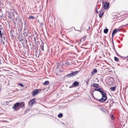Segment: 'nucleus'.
I'll return each instance as SVG.
<instances>
[{
  "label": "nucleus",
  "instance_id": "c9c22d12",
  "mask_svg": "<svg viewBox=\"0 0 128 128\" xmlns=\"http://www.w3.org/2000/svg\"><path fill=\"white\" fill-rule=\"evenodd\" d=\"M92 74L93 75L94 74H95L96 72H92Z\"/></svg>",
  "mask_w": 128,
  "mask_h": 128
},
{
  "label": "nucleus",
  "instance_id": "2eb2a0df",
  "mask_svg": "<svg viewBox=\"0 0 128 128\" xmlns=\"http://www.w3.org/2000/svg\"><path fill=\"white\" fill-rule=\"evenodd\" d=\"M104 14V12L102 11H101L100 12L99 15V17L100 18H102Z\"/></svg>",
  "mask_w": 128,
  "mask_h": 128
},
{
  "label": "nucleus",
  "instance_id": "c756f323",
  "mask_svg": "<svg viewBox=\"0 0 128 128\" xmlns=\"http://www.w3.org/2000/svg\"><path fill=\"white\" fill-rule=\"evenodd\" d=\"M34 42H36V38L35 37V36L34 37Z\"/></svg>",
  "mask_w": 128,
  "mask_h": 128
},
{
  "label": "nucleus",
  "instance_id": "4be33fe9",
  "mask_svg": "<svg viewBox=\"0 0 128 128\" xmlns=\"http://www.w3.org/2000/svg\"><path fill=\"white\" fill-rule=\"evenodd\" d=\"M63 116V114L62 113L59 114L58 115V117L59 118H61Z\"/></svg>",
  "mask_w": 128,
  "mask_h": 128
},
{
  "label": "nucleus",
  "instance_id": "473e14b6",
  "mask_svg": "<svg viewBox=\"0 0 128 128\" xmlns=\"http://www.w3.org/2000/svg\"><path fill=\"white\" fill-rule=\"evenodd\" d=\"M98 101H99L101 102H102V100H101V99H99L98 100Z\"/></svg>",
  "mask_w": 128,
  "mask_h": 128
},
{
  "label": "nucleus",
  "instance_id": "a878e982",
  "mask_svg": "<svg viewBox=\"0 0 128 128\" xmlns=\"http://www.w3.org/2000/svg\"><path fill=\"white\" fill-rule=\"evenodd\" d=\"M66 66H68L70 65V63L66 61Z\"/></svg>",
  "mask_w": 128,
  "mask_h": 128
},
{
  "label": "nucleus",
  "instance_id": "b1692460",
  "mask_svg": "<svg viewBox=\"0 0 128 128\" xmlns=\"http://www.w3.org/2000/svg\"><path fill=\"white\" fill-rule=\"evenodd\" d=\"M114 59L115 61L117 62H119V60L118 59L117 57H114Z\"/></svg>",
  "mask_w": 128,
  "mask_h": 128
},
{
  "label": "nucleus",
  "instance_id": "4c0bfd02",
  "mask_svg": "<svg viewBox=\"0 0 128 128\" xmlns=\"http://www.w3.org/2000/svg\"><path fill=\"white\" fill-rule=\"evenodd\" d=\"M78 72V71H75V72Z\"/></svg>",
  "mask_w": 128,
  "mask_h": 128
},
{
  "label": "nucleus",
  "instance_id": "0eeeda50",
  "mask_svg": "<svg viewBox=\"0 0 128 128\" xmlns=\"http://www.w3.org/2000/svg\"><path fill=\"white\" fill-rule=\"evenodd\" d=\"M39 92L38 89H37L33 91L32 92V95L33 96H35L38 94Z\"/></svg>",
  "mask_w": 128,
  "mask_h": 128
},
{
  "label": "nucleus",
  "instance_id": "58836bf2",
  "mask_svg": "<svg viewBox=\"0 0 128 128\" xmlns=\"http://www.w3.org/2000/svg\"><path fill=\"white\" fill-rule=\"evenodd\" d=\"M1 60V59H0V64H1V62L0 60Z\"/></svg>",
  "mask_w": 128,
  "mask_h": 128
},
{
  "label": "nucleus",
  "instance_id": "5701e85b",
  "mask_svg": "<svg viewBox=\"0 0 128 128\" xmlns=\"http://www.w3.org/2000/svg\"><path fill=\"white\" fill-rule=\"evenodd\" d=\"M99 85L97 84H94L93 85V86L95 87H98Z\"/></svg>",
  "mask_w": 128,
  "mask_h": 128
},
{
  "label": "nucleus",
  "instance_id": "a19ab883",
  "mask_svg": "<svg viewBox=\"0 0 128 128\" xmlns=\"http://www.w3.org/2000/svg\"><path fill=\"white\" fill-rule=\"evenodd\" d=\"M127 60H128V58H127Z\"/></svg>",
  "mask_w": 128,
  "mask_h": 128
},
{
  "label": "nucleus",
  "instance_id": "423d86ee",
  "mask_svg": "<svg viewBox=\"0 0 128 128\" xmlns=\"http://www.w3.org/2000/svg\"><path fill=\"white\" fill-rule=\"evenodd\" d=\"M77 73L78 72H72L69 74H68L66 76H67L68 77L73 76L76 75Z\"/></svg>",
  "mask_w": 128,
  "mask_h": 128
},
{
  "label": "nucleus",
  "instance_id": "9b49d317",
  "mask_svg": "<svg viewBox=\"0 0 128 128\" xmlns=\"http://www.w3.org/2000/svg\"><path fill=\"white\" fill-rule=\"evenodd\" d=\"M42 43L40 45V47L42 50V51H44V43L42 41Z\"/></svg>",
  "mask_w": 128,
  "mask_h": 128
},
{
  "label": "nucleus",
  "instance_id": "4468645a",
  "mask_svg": "<svg viewBox=\"0 0 128 128\" xmlns=\"http://www.w3.org/2000/svg\"><path fill=\"white\" fill-rule=\"evenodd\" d=\"M102 101V102H103L105 101L107 99V97H106V98H101Z\"/></svg>",
  "mask_w": 128,
  "mask_h": 128
},
{
  "label": "nucleus",
  "instance_id": "72a5a7b5",
  "mask_svg": "<svg viewBox=\"0 0 128 128\" xmlns=\"http://www.w3.org/2000/svg\"><path fill=\"white\" fill-rule=\"evenodd\" d=\"M114 34H115V33H114L113 32H112V36H113L114 35Z\"/></svg>",
  "mask_w": 128,
  "mask_h": 128
},
{
  "label": "nucleus",
  "instance_id": "1a4fd4ad",
  "mask_svg": "<svg viewBox=\"0 0 128 128\" xmlns=\"http://www.w3.org/2000/svg\"><path fill=\"white\" fill-rule=\"evenodd\" d=\"M25 103L24 102H22L21 103L20 102L19 106L20 108H22L24 106Z\"/></svg>",
  "mask_w": 128,
  "mask_h": 128
},
{
  "label": "nucleus",
  "instance_id": "ea45409f",
  "mask_svg": "<svg viewBox=\"0 0 128 128\" xmlns=\"http://www.w3.org/2000/svg\"><path fill=\"white\" fill-rule=\"evenodd\" d=\"M26 42H27V40H26Z\"/></svg>",
  "mask_w": 128,
  "mask_h": 128
},
{
  "label": "nucleus",
  "instance_id": "2f4dec72",
  "mask_svg": "<svg viewBox=\"0 0 128 128\" xmlns=\"http://www.w3.org/2000/svg\"><path fill=\"white\" fill-rule=\"evenodd\" d=\"M95 9H96V12L97 13H98L97 8V7Z\"/></svg>",
  "mask_w": 128,
  "mask_h": 128
},
{
  "label": "nucleus",
  "instance_id": "f257e3e1",
  "mask_svg": "<svg viewBox=\"0 0 128 128\" xmlns=\"http://www.w3.org/2000/svg\"><path fill=\"white\" fill-rule=\"evenodd\" d=\"M20 102H18L14 104L12 106V108L14 111H17L20 109L19 106Z\"/></svg>",
  "mask_w": 128,
  "mask_h": 128
},
{
  "label": "nucleus",
  "instance_id": "37998d69",
  "mask_svg": "<svg viewBox=\"0 0 128 128\" xmlns=\"http://www.w3.org/2000/svg\"><path fill=\"white\" fill-rule=\"evenodd\" d=\"M127 25H128V24H127Z\"/></svg>",
  "mask_w": 128,
  "mask_h": 128
},
{
  "label": "nucleus",
  "instance_id": "cd10ccee",
  "mask_svg": "<svg viewBox=\"0 0 128 128\" xmlns=\"http://www.w3.org/2000/svg\"><path fill=\"white\" fill-rule=\"evenodd\" d=\"M18 85L22 87H24V85L21 83H19L18 84Z\"/></svg>",
  "mask_w": 128,
  "mask_h": 128
},
{
  "label": "nucleus",
  "instance_id": "39448f33",
  "mask_svg": "<svg viewBox=\"0 0 128 128\" xmlns=\"http://www.w3.org/2000/svg\"><path fill=\"white\" fill-rule=\"evenodd\" d=\"M36 103L34 101V98H33L31 100L28 102V105L30 106H32V105Z\"/></svg>",
  "mask_w": 128,
  "mask_h": 128
},
{
  "label": "nucleus",
  "instance_id": "f03ea898",
  "mask_svg": "<svg viewBox=\"0 0 128 128\" xmlns=\"http://www.w3.org/2000/svg\"><path fill=\"white\" fill-rule=\"evenodd\" d=\"M8 17L12 21H14L15 17L14 14L12 12H8Z\"/></svg>",
  "mask_w": 128,
  "mask_h": 128
},
{
  "label": "nucleus",
  "instance_id": "9d476101",
  "mask_svg": "<svg viewBox=\"0 0 128 128\" xmlns=\"http://www.w3.org/2000/svg\"><path fill=\"white\" fill-rule=\"evenodd\" d=\"M101 93L102 95V98H106V97H107L106 96V93L102 91Z\"/></svg>",
  "mask_w": 128,
  "mask_h": 128
},
{
  "label": "nucleus",
  "instance_id": "f3484780",
  "mask_svg": "<svg viewBox=\"0 0 128 128\" xmlns=\"http://www.w3.org/2000/svg\"><path fill=\"white\" fill-rule=\"evenodd\" d=\"M95 90L96 91H98L100 93H101L103 91L102 90H101L100 88H96L95 89Z\"/></svg>",
  "mask_w": 128,
  "mask_h": 128
},
{
  "label": "nucleus",
  "instance_id": "bb28decb",
  "mask_svg": "<svg viewBox=\"0 0 128 128\" xmlns=\"http://www.w3.org/2000/svg\"><path fill=\"white\" fill-rule=\"evenodd\" d=\"M97 70L96 69H94L93 70L92 72H97Z\"/></svg>",
  "mask_w": 128,
  "mask_h": 128
},
{
  "label": "nucleus",
  "instance_id": "c85d7f7f",
  "mask_svg": "<svg viewBox=\"0 0 128 128\" xmlns=\"http://www.w3.org/2000/svg\"><path fill=\"white\" fill-rule=\"evenodd\" d=\"M4 29L2 28V26L1 25H0V30H3Z\"/></svg>",
  "mask_w": 128,
  "mask_h": 128
},
{
  "label": "nucleus",
  "instance_id": "412c9836",
  "mask_svg": "<svg viewBox=\"0 0 128 128\" xmlns=\"http://www.w3.org/2000/svg\"><path fill=\"white\" fill-rule=\"evenodd\" d=\"M108 31V28H106L104 30V32L105 34H107Z\"/></svg>",
  "mask_w": 128,
  "mask_h": 128
},
{
  "label": "nucleus",
  "instance_id": "6e6552de",
  "mask_svg": "<svg viewBox=\"0 0 128 128\" xmlns=\"http://www.w3.org/2000/svg\"><path fill=\"white\" fill-rule=\"evenodd\" d=\"M109 3H107V2H106L104 6V8L105 9H107L109 6Z\"/></svg>",
  "mask_w": 128,
  "mask_h": 128
},
{
  "label": "nucleus",
  "instance_id": "e433bc0d",
  "mask_svg": "<svg viewBox=\"0 0 128 128\" xmlns=\"http://www.w3.org/2000/svg\"><path fill=\"white\" fill-rule=\"evenodd\" d=\"M112 117L111 118H112V119H113L112 118H114L112 115Z\"/></svg>",
  "mask_w": 128,
  "mask_h": 128
},
{
  "label": "nucleus",
  "instance_id": "6ab92c4d",
  "mask_svg": "<svg viewBox=\"0 0 128 128\" xmlns=\"http://www.w3.org/2000/svg\"><path fill=\"white\" fill-rule=\"evenodd\" d=\"M35 18H36V17H35L32 16H30L28 18L29 19H33Z\"/></svg>",
  "mask_w": 128,
  "mask_h": 128
},
{
  "label": "nucleus",
  "instance_id": "7c9ffc66",
  "mask_svg": "<svg viewBox=\"0 0 128 128\" xmlns=\"http://www.w3.org/2000/svg\"><path fill=\"white\" fill-rule=\"evenodd\" d=\"M40 26L42 27L43 25V24L42 22H41L40 23Z\"/></svg>",
  "mask_w": 128,
  "mask_h": 128
},
{
  "label": "nucleus",
  "instance_id": "f8f14e48",
  "mask_svg": "<svg viewBox=\"0 0 128 128\" xmlns=\"http://www.w3.org/2000/svg\"><path fill=\"white\" fill-rule=\"evenodd\" d=\"M73 84L74 86H76L79 85V84L77 81H75L74 83Z\"/></svg>",
  "mask_w": 128,
  "mask_h": 128
},
{
  "label": "nucleus",
  "instance_id": "a211bd4d",
  "mask_svg": "<svg viewBox=\"0 0 128 128\" xmlns=\"http://www.w3.org/2000/svg\"><path fill=\"white\" fill-rule=\"evenodd\" d=\"M120 30L119 29L117 30V29H115L114 30V31H113V32L115 34L116 33V32H120Z\"/></svg>",
  "mask_w": 128,
  "mask_h": 128
},
{
  "label": "nucleus",
  "instance_id": "393cba45",
  "mask_svg": "<svg viewBox=\"0 0 128 128\" xmlns=\"http://www.w3.org/2000/svg\"><path fill=\"white\" fill-rule=\"evenodd\" d=\"M23 34L24 36H27V33L26 32V31H24Z\"/></svg>",
  "mask_w": 128,
  "mask_h": 128
},
{
  "label": "nucleus",
  "instance_id": "ddd939ff",
  "mask_svg": "<svg viewBox=\"0 0 128 128\" xmlns=\"http://www.w3.org/2000/svg\"><path fill=\"white\" fill-rule=\"evenodd\" d=\"M49 84V82L48 81H46L45 82L43 83V85H46Z\"/></svg>",
  "mask_w": 128,
  "mask_h": 128
},
{
  "label": "nucleus",
  "instance_id": "aec40b11",
  "mask_svg": "<svg viewBox=\"0 0 128 128\" xmlns=\"http://www.w3.org/2000/svg\"><path fill=\"white\" fill-rule=\"evenodd\" d=\"M54 73L57 76H59L61 75L60 72H54Z\"/></svg>",
  "mask_w": 128,
  "mask_h": 128
},
{
  "label": "nucleus",
  "instance_id": "20e7f679",
  "mask_svg": "<svg viewBox=\"0 0 128 128\" xmlns=\"http://www.w3.org/2000/svg\"><path fill=\"white\" fill-rule=\"evenodd\" d=\"M110 79L111 81H109L107 83V84L110 86H111L114 84V80L113 78L112 77H110Z\"/></svg>",
  "mask_w": 128,
  "mask_h": 128
},
{
  "label": "nucleus",
  "instance_id": "7ed1b4c3",
  "mask_svg": "<svg viewBox=\"0 0 128 128\" xmlns=\"http://www.w3.org/2000/svg\"><path fill=\"white\" fill-rule=\"evenodd\" d=\"M3 30H0V37L1 39V43L3 44L4 45L5 44L4 42L5 40L4 37V38L2 37V36L3 35Z\"/></svg>",
  "mask_w": 128,
  "mask_h": 128
},
{
  "label": "nucleus",
  "instance_id": "dca6fc26",
  "mask_svg": "<svg viewBox=\"0 0 128 128\" xmlns=\"http://www.w3.org/2000/svg\"><path fill=\"white\" fill-rule=\"evenodd\" d=\"M116 88V86H115L113 87L110 88V89L111 90L114 91L115 90Z\"/></svg>",
  "mask_w": 128,
  "mask_h": 128
},
{
  "label": "nucleus",
  "instance_id": "79ce46f5",
  "mask_svg": "<svg viewBox=\"0 0 128 128\" xmlns=\"http://www.w3.org/2000/svg\"><path fill=\"white\" fill-rule=\"evenodd\" d=\"M16 20H17V18H16Z\"/></svg>",
  "mask_w": 128,
  "mask_h": 128
},
{
  "label": "nucleus",
  "instance_id": "f704fd0d",
  "mask_svg": "<svg viewBox=\"0 0 128 128\" xmlns=\"http://www.w3.org/2000/svg\"><path fill=\"white\" fill-rule=\"evenodd\" d=\"M26 28H24V31H26Z\"/></svg>",
  "mask_w": 128,
  "mask_h": 128
}]
</instances>
